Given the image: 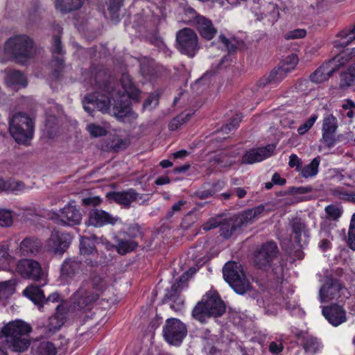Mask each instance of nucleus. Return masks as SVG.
Wrapping results in <instances>:
<instances>
[{
	"label": "nucleus",
	"mask_w": 355,
	"mask_h": 355,
	"mask_svg": "<svg viewBox=\"0 0 355 355\" xmlns=\"http://www.w3.org/2000/svg\"><path fill=\"white\" fill-rule=\"evenodd\" d=\"M121 84L123 89V92L114 85H109V88L112 89L110 94L114 99V116L121 121H124L125 118L135 120L138 115L132 110L129 98L138 101L140 92L133 85L132 79L128 73L122 74Z\"/></svg>",
	"instance_id": "nucleus-1"
},
{
	"label": "nucleus",
	"mask_w": 355,
	"mask_h": 355,
	"mask_svg": "<svg viewBox=\"0 0 355 355\" xmlns=\"http://www.w3.org/2000/svg\"><path fill=\"white\" fill-rule=\"evenodd\" d=\"M225 311V306L218 295L215 292H208L197 303L192 311V317L204 323L211 317L221 316Z\"/></svg>",
	"instance_id": "nucleus-2"
},
{
	"label": "nucleus",
	"mask_w": 355,
	"mask_h": 355,
	"mask_svg": "<svg viewBox=\"0 0 355 355\" xmlns=\"http://www.w3.org/2000/svg\"><path fill=\"white\" fill-rule=\"evenodd\" d=\"M33 121L26 114L17 113L9 120L10 134L18 144L27 145L33 138Z\"/></svg>",
	"instance_id": "nucleus-3"
},
{
	"label": "nucleus",
	"mask_w": 355,
	"mask_h": 355,
	"mask_svg": "<svg viewBox=\"0 0 355 355\" xmlns=\"http://www.w3.org/2000/svg\"><path fill=\"white\" fill-rule=\"evenodd\" d=\"M223 273L225 280L236 293L244 295L252 289L251 284L239 263L234 261L226 263L223 266Z\"/></svg>",
	"instance_id": "nucleus-4"
},
{
	"label": "nucleus",
	"mask_w": 355,
	"mask_h": 355,
	"mask_svg": "<svg viewBox=\"0 0 355 355\" xmlns=\"http://www.w3.org/2000/svg\"><path fill=\"white\" fill-rule=\"evenodd\" d=\"M5 51L17 61L22 62L33 55V41L26 35L14 36L6 41Z\"/></svg>",
	"instance_id": "nucleus-5"
},
{
	"label": "nucleus",
	"mask_w": 355,
	"mask_h": 355,
	"mask_svg": "<svg viewBox=\"0 0 355 355\" xmlns=\"http://www.w3.org/2000/svg\"><path fill=\"white\" fill-rule=\"evenodd\" d=\"M179 51L189 57L193 58L200 49L198 37L191 28H184L176 35Z\"/></svg>",
	"instance_id": "nucleus-6"
},
{
	"label": "nucleus",
	"mask_w": 355,
	"mask_h": 355,
	"mask_svg": "<svg viewBox=\"0 0 355 355\" xmlns=\"http://www.w3.org/2000/svg\"><path fill=\"white\" fill-rule=\"evenodd\" d=\"M349 58H345V54L336 56L333 59L322 64L310 76V80L315 83H321L327 80L329 77L340 67L348 62Z\"/></svg>",
	"instance_id": "nucleus-7"
},
{
	"label": "nucleus",
	"mask_w": 355,
	"mask_h": 355,
	"mask_svg": "<svg viewBox=\"0 0 355 355\" xmlns=\"http://www.w3.org/2000/svg\"><path fill=\"white\" fill-rule=\"evenodd\" d=\"M349 293L347 288L339 281L329 279L319 291V297L321 302H327L333 300L343 301L347 298Z\"/></svg>",
	"instance_id": "nucleus-8"
},
{
	"label": "nucleus",
	"mask_w": 355,
	"mask_h": 355,
	"mask_svg": "<svg viewBox=\"0 0 355 355\" xmlns=\"http://www.w3.org/2000/svg\"><path fill=\"white\" fill-rule=\"evenodd\" d=\"M107 92L109 96L103 94L95 93L92 95L86 96L83 101V107L86 112L92 115L94 108L103 113H107L110 109L111 99L114 102L110 92L112 89L107 87ZM114 103L113 104V105Z\"/></svg>",
	"instance_id": "nucleus-9"
},
{
	"label": "nucleus",
	"mask_w": 355,
	"mask_h": 355,
	"mask_svg": "<svg viewBox=\"0 0 355 355\" xmlns=\"http://www.w3.org/2000/svg\"><path fill=\"white\" fill-rule=\"evenodd\" d=\"M279 250L273 241L263 243L254 252V262L260 268L271 266L272 261L278 257Z\"/></svg>",
	"instance_id": "nucleus-10"
},
{
	"label": "nucleus",
	"mask_w": 355,
	"mask_h": 355,
	"mask_svg": "<svg viewBox=\"0 0 355 355\" xmlns=\"http://www.w3.org/2000/svg\"><path fill=\"white\" fill-rule=\"evenodd\" d=\"M107 197L126 209L131 207L132 202L142 204L149 199L148 194L139 193L134 189L123 191H110L107 193Z\"/></svg>",
	"instance_id": "nucleus-11"
},
{
	"label": "nucleus",
	"mask_w": 355,
	"mask_h": 355,
	"mask_svg": "<svg viewBox=\"0 0 355 355\" xmlns=\"http://www.w3.org/2000/svg\"><path fill=\"white\" fill-rule=\"evenodd\" d=\"M187 334V329L184 323L175 318L168 319L163 328V335L165 340L171 345H178L182 343Z\"/></svg>",
	"instance_id": "nucleus-12"
},
{
	"label": "nucleus",
	"mask_w": 355,
	"mask_h": 355,
	"mask_svg": "<svg viewBox=\"0 0 355 355\" xmlns=\"http://www.w3.org/2000/svg\"><path fill=\"white\" fill-rule=\"evenodd\" d=\"M71 242L69 234L52 231L50 237L46 240V250L55 254H62L69 248Z\"/></svg>",
	"instance_id": "nucleus-13"
},
{
	"label": "nucleus",
	"mask_w": 355,
	"mask_h": 355,
	"mask_svg": "<svg viewBox=\"0 0 355 355\" xmlns=\"http://www.w3.org/2000/svg\"><path fill=\"white\" fill-rule=\"evenodd\" d=\"M16 271L24 278L37 281L43 275L39 262L33 259H22L16 265Z\"/></svg>",
	"instance_id": "nucleus-14"
},
{
	"label": "nucleus",
	"mask_w": 355,
	"mask_h": 355,
	"mask_svg": "<svg viewBox=\"0 0 355 355\" xmlns=\"http://www.w3.org/2000/svg\"><path fill=\"white\" fill-rule=\"evenodd\" d=\"M290 59L291 62L290 64L287 62H284L277 69L272 71L268 77L259 80L258 85L259 87H265L268 84H277L284 79L297 63V58L295 56L292 55Z\"/></svg>",
	"instance_id": "nucleus-15"
},
{
	"label": "nucleus",
	"mask_w": 355,
	"mask_h": 355,
	"mask_svg": "<svg viewBox=\"0 0 355 355\" xmlns=\"http://www.w3.org/2000/svg\"><path fill=\"white\" fill-rule=\"evenodd\" d=\"M275 148L276 145L273 144H268L264 147L252 148L243 155L241 163L244 164H252L261 162L270 157Z\"/></svg>",
	"instance_id": "nucleus-16"
},
{
	"label": "nucleus",
	"mask_w": 355,
	"mask_h": 355,
	"mask_svg": "<svg viewBox=\"0 0 355 355\" xmlns=\"http://www.w3.org/2000/svg\"><path fill=\"white\" fill-rule=\"evenodd\" d=\"M322 315L328 322L334 327H338L347 320L345 309L338 304L324 306L322 311Z\"/></svg>",
	"instance_id": "nucleus-17"
},
{
	"label": "nucleus",
	"mask_w": 355,
	"mask_h": 355,
	"mask_svg": "<svg viewBox=\"0 0 355 355\" xmlns=\"http://www.w3.org/2000/svg\"><path fill=\"white\" fill-rule=\"evenodd\" d=\"M83 262L76 257L67 258L61 265L60 277L69 281L80 274L83 270Z\"/></svg>",
	"instance_id": "nucleus-18"
},
{
	"label": "nucleus",
	"mask_w": 355,
	"mask_h": 355,
	"mask_svg": "<svg viewBox=\"0 0 355 355\" xmlns=\"http://www.w3.org/2000/svg\"><path fill=\"white\" fill-rule=\"evenodd\" d=\"M98 297L99 293L81 288L74 294V308L80 310L89 309L90 306L98 298Z\"/></svg>",
	"instance_id": "nucleus-19"
},
{
	"label": "nucleus",
	"mask_w": 355,
	"mask_h": 355,
	"mask_svg": "<svg viewBox=\"0 0 355 355\" xmlns=\"http://www.w3.org/2000/svg\"><path fill=\"white\" fill-rule=\"evenodd\" d=\"M58 218L62 225L73 226L80 223L82 214L76 206L68 204L60 209Z\"/></svg>",
	"instance_id": "nucleus-20"
},
{
	"label": "nucleus",
	"mask_w": 355,
	"mask_h": 355,
	"mask_svg": "<svg viewBox=\"0 0 355 355\" xmlns=\"http://www.w3.org/2000/svg\"><path fill=\"white\" fill-rule=\"evenodd\" d=\"M43 243L35 236H26L20 243L19 253L21 256L31 257L37 255L42 250Z\"/></svg>",
	"instance_id": "nucleus-21"
},
{
	"label": "nucleus",
	"mask_w": 355,
	"mask_h": 355,
	"mask_svg": "<svg viewBox=\"0 0 355 355\" xmlns=\"http://www.w3.org/2000/svg\"><path fill=\"white\" fill-rule=\"evenodd\" d=\"M31 331V327L25 322L21 320H15L8 322L2 330V334L6 337L7 340H10L25 334H28Z\"/></svg>",
	"instance_id": "nucleus-22"
},
{
	"label": "nucleus",
	"mask_w": 355,
	"mask_h": 355,
	"mask_svg": "<svg viewBox=\"0 0 355 355\" xmlns=\"http://www.w3.org/2000/svg\"><path fill=\"white\" fill-rule=\"evenodd\" d=\"M192 26L196 28L200 36L207 40H211L217 33V29L212 21L202 15L196 17L195 23Z\"/></svg>",
	"instance_id": "nucleus-23"
},
{
	"label": "nucleus",
	"mask_w": 355,
	"mask_h": 355,
	"mask_svg": "<svg viewBox=\"0 0 355 355\" xmlns=\"http://www.w3.org/2000/svg\"><path fill=\"white\" fill-rule=\"evenodd\" d=\"M53 40V44L52 46V53L55 58L51 62V66L54 68L52 75L55 79H57L60 78L64 66L63 59L60 57L55 58V55H62L64 53V51L62 49L60 37L58 35H55Z\"/></svg>",
	"instance_id": "nucleus-24"
},
{
	"label": "nucleus",
	"mask_w": 355,
	"mask_h": 355,
	"mask_svg": "<svg viewBox=\"0 0 355 355\" xmlns=\"http://www.w3.org/2000/svg\"><path fill=\"white\" fill-rule=\"evenodd\" d=\"M119 220L109 213L101 210L95 209L89 212L88 223L94 227H102L105 225H114Z\"/></svg>",
	"instance_id": "nucleus-25"
},
{
	"label": "nucleus",
	"mask_w": 355,
	"mask_h": 355,
	"mask_svg": "<svg viewBox=\"0 0 355 355\" xmlns=\"http://www.w3.org/2000/svg\"><path fill=\"white\" fill-rule=\"evenodd\" d=\"M291 236L295 242L300 247L306 245L309 239V230L306 225L300 218H295L291 222Z\"/></svg>",
	"instance_id": "nucleus-26"
},
{
	"label": "nucleus",
	"mask_w": 355,
	"mask_h": 355,
	"mask_svg": "<svg viewBox=\"0 0 355 355\" xmlns=\"http://www.w3.org/2000/svg\"><path fill=\"white\" fill-rule=\"evenodd\" d=\"M263 211L264 206L259 205L242 212L241 214L235 216L237 220V225L241 227L254 223Z\"/></svg>",
	"instance_id": "nucleus-27"
},
{
	"label": "nucleus",
	"mask_w": 355,
	"mask_h": 355,
	"mask_svg": "<svg viewBox=\"0 0 355 355\" xmlns=\"http://www.w3.org/2000/svg\"><path fill=\"white\" fill-rule=\"evenodd\" d=\"M24 294L28 297L40 309L44 304L45 295L40 287L29 286L24 291Z\"/></svg>",
	"instance_id": "nucleus-28"
},
{
	"label": "nucleus",
	"mask_w": 355,
	"mask_h": 355,
	"mask_svg": "<svg viewBox=\"0 0 355 355\" xmlns=\"http://www.w3.org/2000/svg\"><path fill=\"white\" fill-rule=\"evenodd\" d=\"M336 40L334 42V46L336 48H345L352 42L355 40V26L352 29H344L336 36Z\"/></svg>",
	"instance_id": "nucleus-29"
},
{
	"label": "nucleus",
	"mask_w": 355,
	"mask_h": 355,
	"mask_svg": "<svg viewBox=\"0 0 355 355\" xmlns=\"http://www.w3.org/2000/svg\"><path fill=\"white\" fill-rule=\"evenodd\" d=\"M61 306H56V313L49 318L46 329L49 332H53L59 330L60 327L64 324L65 314L60 310Z\"/></svg>",
	"instance_id": "nucleus-30"
},
{
	"label": "nucleus",
	"mask_w": 355,
	"mask_h": 355,
	"mask_svg": "<svg viewBox=\"0 0 355 355\" xmlns=\"http://www.w3.org/2000/svg\"><path fill=\"white\" fill-rule=\"evenodd\" d=\"M237 225V220L235 217L230 218L220 224V235L225 239L230 238L234 232L240 229Z\"/></svg>",
	"instance_id": "nucleus-31"
},
{
	"label": "nucleus",
	"mask_w": 355,
	"mask_h": 355,
	"mask_svg": "<svg viewBox=\"0 0 355 355\" xmlns=\"http://www.w3.org/2000/svg\"><path fill=\"white\" fill-rule=\"evenodd\" d=\"M80 252L85 256L98 257V253L94 243L90 238L81 236L80 237Z\"/></svg>",
	"instance_id": "nucleus-32"
},
{
	"label": "nucleus",
	"mask_w": 355,
	"mask_h": 355,
	"mask_svg": "<svg viewBox=\"0 0 355 355\" xmlns=\"http://www.w3.org/2000/svg\"><path fill=\"white\" fill-rule=\"evenodd\" d=\"M6 340L9 343V348L13 352H24L30 345V342L27 334Z\"/></svg>",
	"instance_id": "nucleus-33"
},
{
	"label": "nucleus",
	"mask_w": 355,
	"mask_h": 355,
	"mask_svg": "<svg viewBox=\"0 0 355 355\" xmlns=\"http://www.w3.org/2000/svg\"><path fill=\"white\" fill-rule=\"evenodd\" d=\"M82 4L83 0H55V3L56 9L64 13L78 9Z\"/></svg>",
	"instance_id": "nucleus-34"
},
{
	"label": "nucleus",
	"mask_w": 355,
	"mask_h": 355,
	"mask_svg": "<svg viewBox=\"0 0 355 355\" xmlns=\"http://www.w3.org/2000/svg\"><path fill=\"white\" fill-rule=\"evenodd\" d=\"M355 83V64H351L347 71L340 74L339 87L342 89L349 87Z\"/></svg>",
	"instance_id": "nucleus-35"
},
{
	"label": "nucleus",
	"mask_w": 355,
	"mask_h": 355,
	"mask_svg": "<svg viewBox=\"0 0 355 355\" xmlns=\"http://www.w3.org/2000/svg\"><path fill=\"white\" fill-rule=\"evenodd\" d=\"M320 159L319 157L314 158L309 164L304 166L301 170V175L304 178L315 176L318 173V167Z\"/></svg>",
	"instance_id": "nucleus-36"
},
{
	"label": "nucleus",
	"mask_w": 355,
	"mask_h": 355,
	"mask_svg": "<svg viewBox=\"0 0 355 355\" xmlns=\"http://www.w3.org/2000/svg\"><path fill=\"white\" fill-rule=\"evenodd\" d=\"M193 112H182L173 118L168 124V129L175 131L187 123L193 115Z\"/></svg>",
	"instance_id": "nucleus-37"
},
{
	"label": "nucleus",
	"mask_w": 355,
	"mask_h": 355,
	"mask_svg": "<svg viewBox=\"0 0 355 355\" xmlns=\"http://www.w3.org/2000/svg\"><path fill=\"white\" fill-rule=\"evenodd\" d=\"M6 81L10 85H20L26 86V80L24 76L17 70H10L7 72L6 76Z\"/></svg>",
	"instance_id": "nucleus-38"
},
{
	"label": "nucleus",
	"mask_w": 355,
	"mask_h": 355,
	"mask_svg": "<svg viewBox=\"0 0 355 355\" xmlns=\"http://www.w3.org/2000/svg\"><path fill=\"white\" fill-rule=\"evenodd\" d=\"M319 347L320 343L316 338L308 334L303 336V347L306 352L314 354Z\"/></svg>",
	"instance_id": "nucleus-39"
},
{
	"label": "nucleus",
	"mask_w": 355,
	"mask_h": 355,
	"mask_svg": "<svg viewBox=\"0 0 355 355\" xmlns=\"http://www.w3.org/2000/svg\"><path fill=\"white\" fill-rule=\"evenodd\" d=\"M112 20L119 21V11L123 5V0H105Z\"/></svg>",
	"instance_id": "nucleus-40"
},
{
	"label": "nucleus",
	"mask_w": 355,
	"mask_h": 355,
	"mask_svg": "<svg viewBox=\"0 0 355 355\" xmlns=\"http://www.w3.org/2000/svg\"><path fill=\"white\" fill-rule=\"evenodd\" d=\"M137 247V243L132 240L119 239L117 243L116 250L121 254H125L134 250Z\"/></svg>",
	"instance_id": "nucleus-41"
},
{
	"label": "nucleus",
	"mask_w": 355,
	"mask_h": 355,
	"mask_svg": "<svg viewBox=\"0 0 355 355\" xmlns=\"http://www.w3.org/2000/svg\"><path fill=\"white\" fill-rule=\"evenodd\" d=\"M24 185L19 181H8L6 182L3 179H0V191H17L24 189Z\"/></svg>",
	"instance_id": "nucleus-42"
},
{
	"label": "nucleus",
	"mask_w": 355,
	"mask_h": 355,
	"mask_svg": "<svg viewBox=\"0 0 355 355\" xmlns=\"http://www.w3.org/2000/svg\"><path fill=\"white\" fill-rule=\"evenodd\" d=\"M338 128L337 119L332 114L326 116L323 119L322 131L336 132Z\"/></svg>",
	"instance_id": "nucleus-43"
},
{
	"label": "nucleus",
	"mask_w": 355,
	"mask_h": 355,
	"mask_svg": "<svg viewBox=\"0 0 355 355\" xmlns=\"http://www.w3.org/2000/svg\"><path fill=\"white\" fill-rule=\"evenodd\" d=\"M38 351L42 355H55L57 349L55 345L51 342H42L39 347Z\"/></svg>",
	"instance_id": "nucleus-44"
},
{
	"label": "nucleus",
	"mask_w": 355,
	"mask_h": 355,
	"mask_svg": "<svg viewBox=\"0 0 355 355\" xmlns=\"http://www.w3.org/2000/svg\"><path fill=\"white\" fill-rule=\"evenodd\" d=\"M15 291V283L12 280L0 282V295L9 296Z\"/></svg>",
	"instance_id": "nucleus-45"
},
{
	"label": "nucleus",
	"mask_w": 355,
	"mask_h": 355,
	"mask_svg": "<svg viewBox=\"0 0 355 355\" xmlns=\"http://www.w3.org/2000/svg\"><path fill=\"white\" fill-rule=\"evenodd\" d=\"M13 223L12 216L9 210L0 208V226L10 227Z\"/></svg>",
	"instance_id": "nucleus-46"
},
{
	"label": "nucleus",
	"mask_w": 355,
	"mask_h": 355,
	"mask_svg": "<svg viewBox=\"0 0 355 355\" xmlns=\"http://www.w3.org/2000/svg\"><path fill=\"white\" fill-rule=\"evenodd\" d=\"M348 244L355 250V213L352 215L348 231Z\"/></svg>",
	"instance_id": "nucleus-47"
},
{
	"label": "nucleus",
	"mask_w": 355,
	"mask_h": 355,
	"mask_svg": "<svg viewBox=\"0 0 355 355\" xmlns=\"http://www.w3.org/2000/svg\"><path fill=\"white\" fill-rule=\"evenodd\" d=\"M87 130L89 131L90 135L94 137L105 135L107 133V131L104 128L94 123L89 124L87 127Z\"/></svg>",
	"instance_id": "nucleus-48"
},
{
	"label": "nucleus",
	"mask_w": 355,
	"mask_h": 355,
	"mask_svg": "<svg viewBox=\"0 0 355 355\" xmlns=\"http://www.w3.org/2000/svg\"><path fill=\"white\" fill-rule=\"evenodd\" d=\"M334 194L341 200L355 203V193H347L343 189L338 188L334 191Z\"/></svg>",
	"instance_id": "nucleus-49"
},
{
	"label": "nucleus",
	"mask_w": 355,
	"mask_h": 355,
	"mask_svg": "<svg viewBox=\"0 0 355 355\" xmlns=\"http://www.w3.org/2000/svg\"><path fill=\"white\" fill-rule=\"evenodd\" d=\"M92 288L95 290L94 293H102L105 290V284L101 277L94 275L92 278Z\"/></svg>",
	"instance_id": "nucleus-50"
},
{
	"label": "nucleus",
	"mask_w": 355,
	"mask_h": 355,
	"mask_svg": "<svg viewBox=\"0 0 355 355\" xmlns=\"http://www.w3.org/2000/svg\"><path fill=\"white\" fill-rule=\"evenodd\" d=\"M336 132L322 131V141L329 148L333 147L336 141Z\"/></svg>",
	"instance_id": "nucleus-51"
},
{
	"label": "nucleus",
	"mask_w": 355,
	"mask_h": 355,
	"mask_svg": "<svg viewBox=\"0 0 355 355\" xmlns=\"http://www.w3.org/2000/svg\"><path fill=\"white\" fill-rule=\"evenodd\" d=\"M325 212L327 217L331 220H337L342 214L340 209L333 205L327 206L325 208Z\"/></svg>",
	"instance_id": "nucleus-52"
},
{
	"label": "nucleus",
	"mask_w": 355,
	"mask_h": 355,
	"mask_svg": "<svg viewBox=\"0 0 355 355\" xmlns=\"http://www.w3.org/2000/svg\"><path fill=\"white\" fill-rule=\"evenodd\" d=\"M241 119L242 116L241 114H236L230 119V122L227 123L225 127L222 128V130L225 133H228L232 128H235L239 126L241 121Z\"/></svg>",
	"instance_id": "nucleus-53"
},
{
	"label": "nucleus",
	"mask_w": 355,
	"mask_h": 355,
	"mask_svg": "<svg viewBox=\"0 0 355 355\" xmlns=\"http://www.w3.org/2000/svg\"><path fill=\"white\" fill-rule=\"evenodd\" d=\"M317 119L316 115H312L306 122L297 128V132L302 135L305 134L313 126Z\"/></svg>",
	"instance_id": "nucleus-54"
},
{
	"label": "nucleus",
	"mask_w": 355,
	"mask_h": 355,
	"mask_svg": "<svg viewBox=\"0 0 355 355\" xmlns=\"http://www.w3.org/2000/svg\"><path fill=\"white\" fill-rule=\"evenodd\" d=\"M180 291V284H173L170 288L166 290L165 299L168 300H175Z\"/></svg>",
	"instance_id": "nucleus-55"
},
{
	"label": "nucleus",
	"mask_w": 355,
	"mask_h": 355,
	"mask_svg": "<svg viewBox=\"0 0 355 355\" xmlns=\"http://www.w3.org/2000/svg\"><path fill=\"white\" fill-rule=\"evenodd\" d=\"M13 259L14 258L9 253L8 245L6 243L0 244V261H6L10 263Z\"/></svg>",
	"instance_id": "nucleus-56"
},
{
	"label": "nucleus",
	"mask_w": 355,
	"mask_h": 355,
	"mask_svg": "<svg viewBox=\"0 0 355 355\" xmlns=\"http://www.w3.org/2000/svg\"><path fill=\"white\" fill-rule=\"evenodd\" d=\"M306 31L304 29L297 28L287 32L285 34V38L286 40H295L301 39L306 36Z\"/></svg>",
	"instance_id": "nucleus-57"
},
{
	"label": "nucleus",
	"mask_w": 355,
	"mask_h": 355,
	"mask_svg": "<svg viewBox=\"0 0 355 355\" xmlns=\"http://www.w3.org/2000/svg\"><path fill=\"white\" fill-rule=\"evenodd\" d=\"M219 40L220 42L224 45L226 50L229 52H232L236 51V46L232 44V42L224 35H220L219 36Z\"/></svg>",
	"instance_id": "nucleus-58"
},
{
	"label": "nucleus",
	"mask_w": 355,
	"mask_h": 355,
	"mask_svg": "<svg viewBox=\"0 0 355 355\" xmlns=\"http://www.w3.org/2000/svg\"><path fill=\"white\" fill-rule=\"evenodd\" d=\"M313 188L311 187H291L289 191L292 194H303L307 193L312 191Z\"/></svg>",
	"instance_id": "nucleus-59"
},
{
	"label": "nucleus",
	"mask_w": 355,
	"mask_h": 355,
	"mask_svg": "<svg viewBox=\"0 0 355 355\" xmlns=\"http://www.w3.org/2000/svg\"><path fill=\"white\" fill-rule=\"evenodd\" d=\"M87 318L84 319V323L82 324V326L79 328L78 331H80V334L82 335L84 334V329L85 326V328H91L96 325L97 322L96 321H94L92 318L86 316Z\"/></svg>",
	"instance_id": "nucleus-60"
},
{
	"label": "nucleus",
	"mask_w": 355,
	"mask_h": 355,
	"mask_svg": "<svg viewBox=\"0 0 355 355\" xmlns=\"http://www.w3.org/2000/svg\"><path fill=\"white\" fill-rule=\"evenodd\" d=\"M288 165L291 168L296 167V169L299 170L302 165V160L295 154H292L289 157Z\"/></svg>",
	"instance_id": "nucleus-61"
},
{
	"label": "nucleus",
	"mask_w": 355,
	"mask_h": 355,
	"mask_svg": "<svg viewBox=\"0 0 355 355\" xmlns=\"http://www.w3.org/2000/svg\"><path fill=\"white\" fill-rule=\"evenodd\" d=\"M220 224V222H218L215 218H211L202 225V229L205 232H207L212 229H215V228L219 227Z\"/></svg>",
	"instance_id": "nucleus-62"
},
{
	"label": "nucleus",
	"mask_w": 355,
	"mask_h": 355,
	"mask_svg": "<svg viewBox=\"0 0 355 355\" xmlns=\"http://www.w3.org/2000/svg\"><path fill=\"white\" fill-rule=\"evenodd\" d=\"M184 13L186 15L189 17V21H191L192 25L195 23L196 17L201 16L200 15H198L196 12V10L191 7L184 8Z\"/></svg>",
	"instance_id": "nucleus-63"
},
{
	"label": "nucleus",
	"mask_w": 355,
	"mask_h": 355,
	"mask_svg": "<svg viewBox=\"0 0 355 355\" xmlns=\"http://www.w3.org/2000/svg\"><path fill=\"white\" fill-rule=\"evenodd\" d=\"M283 349L282 345H278L275 342H271L269 345V350L271 353L278 354Z\"/></svg>",
	"instance_id": "nucleus-64"
}]
</instances>
